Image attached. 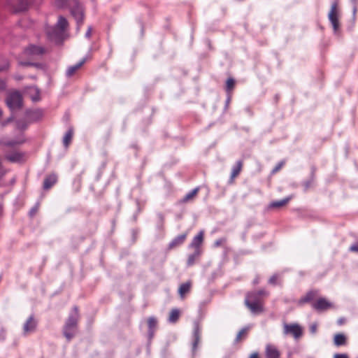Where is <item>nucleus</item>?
Returning <instances> with one entry per match:
<instances>
[{"label": "nucleus", "instance_id": "nucleus-1", "mask_svg": "<svg viewBox=\"0 0 358 358\" xmlns=\"http://www.w3.org/2000/svg\"><path fill=\"white\" fill-rule=\"evenodd\" d=\"M79 318L78 308L74 306L63 328V334L68 341H70L76 334Z\"/></svg>", "mask_w": 358, "mask_h": 358}, {"label": "nucleus", "instance_id": "nucleus-2", "mask_svg": "<svg viewBox=\"0 0 358 358\" xmlns=\"http://www.w3.org/2000/svg\"><path fill=\"white\" fill-rule=\"evenodd\" d=\"M69 24L66 18L59 16L57 25L54 27L48 28L47 34L52 40H60L64 31L67 28Z\"/></svg>", "mask_w": 358, "mask_h": 358}, {"label": "nucleus", "instance_id": "nucleus-3", "mask_svg": "<svg viewBox=\"0 0 358 358\" xmlns=\"http://www.w3.org/2000/svg\"><path fill=\"white\" fill-rule=\"evenodd\" d=\"M6 104L11 110L20 108L22 104L21 94L17 91L9 93L6 98Z\"/></svg>", "mask_w": 358, "mask_h": 358}, {"label": "nucleus", "instance_id": "nucleus-4", "mask_svg": "<svg viewBox=\"0 0 358 358\" xmlns=\"http://www.w3.org/2000/svg\"><path fill=\"white\" fill-rule=\"evenodd\" d=\"M339 9L338 3L337 1L332 3L328 18L331 22L334 31H337L339 29Z\"/></svg>", "mask_w": 358, "mask_h": 358}, {"label": "nucleus", "instance_id": "nucleus-5", "mask_svg": "<svg viewBox=\"0 0 358 358\" xmlns=\"http://www.w3.org/2000/svg\"><path fill=\"white\" fill-rule=\"evenodd\" d=\"M46 52V50L35 45H29L24 51V55L30 59H38Z\"/></svg>", "mask_w": 358, "mask_h": 358}, {"label": "nucleus", "instance_id": "nucleus-6", "mask_svg": "<svg viewBox=\"0 0 358 358\" xmlns=\"http://www.w3.org/2000/svg\"><path fill=\"white\" fill-rule=\"evenodd\" d=\"M38 326V320L36 317L31 315H30L23 324L22 329L24 335H27L34 332Z\"/></svg>", "mask_w": 358, "mask_h": 358}, {"label": "nucleus", "instance_id": "nucleus-7", "mask_svg": "<svg viewBox=\"0 0 358 358\" xmlns=\"http://www.w3.org/2000/svg\"><path fill=\"white\" fill-rule=\"evenodd\" d=\"M268 292L264 289L251 292L247 294L245 301L255 303H264L263 296H267Z\"/></svg>", "mask_w": 358, "mask_h": 358}, {"label": "nucleus", "instance_id": "nucleus-8", "mask_svg": "<svg viewBox=\"0 0 358 358\" xmlns=\"http://www.w3.org/2000/svg\"><path fill=\"white\" fill-rule=\"evenodd\" d=\"M203 238H204V232H203V231H200L197 234V235H196L193 238L192 242L189 245V248H192L194 251H198V252H202L203 250L201 248V245L203 242Z\"/></svg>", "mask_w": 358, "mask_h": 358}, {"label": "nucleus", "instance_id": "nucleus-9", "mask_svg": "<svg viewBox=\"0 0 358 358\" xmlns=\"http://www.w3.org/2000/svg\"><path fill=\"white\" fill-rule=\"evenodd\" d=\"M312 307L317 311L328 310L332 307V304L325 298H319L312 303Z\"/></svg>", "mask_w": 358, "mask_h": 358}, {"label": "nucleus", "instance_id": "nucleus-10", "mask_svg": "<svg viewBox=\"0 0 358 358\" xmlns=\"http://www.w3.org/2000/svg\"><path fill=\"white\" fill-rule=\"evenodd\" d=\"M71 13L76 20L78 29H80L84 21V10L83 6L78 4L76 5L72 8Z\"/></svg>", "mask_w": 358, "mask_h": 358}, {"label": "nucleus", "instance_id": "nucleus-11", "mask_svg": "<svg viewBox=\"0 0 358 358\" xmlns=\"http://www.w3.org/2000/svg\"><path fill=\"white\" fill-rule=\"evenodd\" d=\"M281 352L278 348L273 345L268 343L265 347V357L266 358H280Z\"/></svg>", "mask_w": 358, "mask_h": 358}, {"label": "nucleus", "instance_id": "nucleus-12", "mask_svg": "<svg viewBox=\"0 0 358 358\" xmlns=\"http://www.w3.org/2000/svg\"><path fill=\"white\" fill-rule=\"evenodd\" d=\"M187 236L188 232H185L174 238L168 245V250H171L182 245L185 243Z\"/></svg>", "mask_w": 358, "mask_h": 358}, {"label": "nucleus", "instance_id": "nucleus-13", "mask_svg": "<svg viewBox=\"0 0 358 358\" xmlns=\"http://www.w3.org/2000/svg\"><path fill=\"white\" fill-rule=\"evenodd\" d=\"M245 305L253 314L258 315L264 311V303H255L250 301H245Z\"/></svg>", "mask_w": 358, "mask_h": 358}, {"label": "nucleus", "instance_id": "nucleus-14", "mask_svg": "<svg viewBox=\"0 0 358 358\" xmlns=\"http://www.w3.org/2000/svg\"><path fill=\"white\" fill-rule=\"evenodd\" d=\"M284 333L292 334L295 338H299L302 334L301 328L297 324H285L284 326Z\"/></svg>", "mask_w": 358, "mask_h": 358}, {"label": "nucleus", "instance_id": "nucleus-15", "mask_svg": "<svg viewBox=\"0 0 358 358\" xmlns=\"http://www.w3.org/2000/svg\"><path fill=\"white\" fill-rule=\"evenodd\" d=\"M243 166V161L238 160L236 162V164L233 166V168L231 169L230 178L229 180V184L234 183L235 178L236 177H238L239 176V174L241 173Z\"/></svg>", "mask_w": 358, "mask_h": 358}, {"label": "nucleus", "instance_id": "nucleus-16", "mask_svg": "<svg viewBox=\"0 0 358 358\" xmlns=\"http://www.w3.org/2000/svg\"><path fill=\"white\" fill-rule=\"evenodd\" d=\"M317 295V290H310L298 301L297 304L298 306H303L304 303H310L315 299Z\"/></svg>", "mask_w": 358, "mask_h": 358}, {"label": "nucleus", "instance_id": "nucleus-17", "mask_svg": "<svg viewBox=\"0 0 358 358\" xmlns=\"http://www.w3.org/2000/svg\"><path fill=\"white\" fill-rule=\"evenodd\" d=\"M57 182V176L55 173H51L47 176L43 181V187L45 190L50 189L52 187H53L56 182Z\"/></svg>", "mask_w": 358, "mask_h": 358}, {"label": "nucleus", "instance_id": "nucleus-18", "mask_svg": "<svg viewBox=\"0 0 358 358\" xmlns=\"http://www.w3.org/2000/svg\"><path fill=\"white\" fill-rule=\"evenodd\" d=\"M86 62V59L83 58L81 61H80L78 64L69 66L66 71V75L68 78H71L80 69V68L83 66V64Z\"/></svg>", "mask_w": 358, "mask_h": 358}, {"label": "nucleus", "instance_id": "nucleus-19", "mask_svg": "<svg viewBox=\"0 0 358 358\" xmlns=\"http://www.w3.org/2000/svg\"><path fill=\"white\" fill-rule=\"evenodd\" d=\"M191 288L192 282L190 281L181 284L178 288L180 297L183 299L185 297V295L190 292Z\"/></svg>", "mask_w": 358, "mask_h": 358}, {"label": "nucleus", "instance_id": "nucleus-20", "mask_svg": "<svg viewBox=\"0 0 358 358\" xmlns=\"http://www.w3.org/2000/svg\"><path fill=\"white\" fill-rule=\"evenodd\" d=\"M201 330L199 323H196L194 329V343L193 349L196 350L200 340H201Z\"/></svg>", "mask_w": 358, "mask_h": 358}, {"label": "nucleus", "instance_id": "nucleus-21", "mask_svg": "<svg viewBox=\"0 0 358 358\" xmlns=\"http://www.w3.org/2000/svg\"><path fill=\"white\" fill-rule=\"evenodd\" d=\"M23 154L19 152H14L6 154L5 158L10 162H19L23 159Z\"/></svg>", "mask_w": 358, "mask_h": 358}, {"label": "nucleus", "instance_id": "nucleus-22", "mask_svg": "<svg viewBox=\"0 0 358 358\" xmlns=\"http://www.w3.org/2000/svg\"><path fill=\"white\" fill-rule=\"evenodd\" d=\"M201 254L202 252L194 250V252L192 254L189 255L187 257V266H193L196 263V262L199 260Z\"/></svg>", "mask_w": 358, "mask_h": 358}, {"label": "nucleus", "instance_id": "nucleus-23", "mask_svg": "<svg viewBox=\"0 0 358 358\" xmlns=\"http://www.w3.org/2000/svg\"><path fill=\"white\" fill-rule=\"evenodd\" d=\"M27 93L30 96L34 101H37L40 99L39 90L36 87H29L27 90Z\"/></svg>", "mask_w": 358, "mask_h": 358}, {"label": "nucleus", "instance_id": "nucleus-24", "mask_svg": "<svg viewBox=\"0 0 358 358\" xmlns=\"http://www.w3.org/2000/svg\"><path fill=\"white\" fill-rule=\"evenodd\" d=\"M291 197H287L280 201H274L270 203L269 208H279L285 206L290 201Z\"/></svg>", "mask_w": 358, "mask_h": 358}, {"label": "nucleus", "instance_id": "nucleus-25", "mask_svg": "<svg viewBox=\"0 0 358 358\" xmlns=\"http://www.w3.org/2000/svg\"><path fill=\"white\" fill-rule=\"evenodd\" d=\"M347 343V338L343 334H337L334 336V343L336 346L345 345Z\"/></svg>", "mask_w": 358, "mask_h": 358}, {"label": "nucleus", "instance_id": "nucleus-26", "mask_svg": "<svg viewBox=\"0 0 358 358\" xmlns=\"http://www.w3.org/2000/svg\"><path fill=\"white\" fill-rule=\"evenodd\" d=\"M180 317V311L177 308H173L171 310L169 316V322L171 323H176L178 322Z\"/></svg>", "mask_w": 358, "mask_h": 358}, {"label": "nucleus", "instance_id": "nucleus-27", "mask_svg": "<svg viewBox=\"0 0 358 358\" xmlns=\"http://www.w3.org/2000/svg\"><path fill=\"white\" fill-rule=\"evenodd\" d=\"M250 329V327H245L241 329L236 335L235 339L236 343H239L242 340L245 339L248 336Z\"/></svg>", "mask_w": 358, "mask_h": 358}, {"label": "nucleus", "instance_id": "nucleus-28", "mask_svg": "<svg viewBox=\"0 0 358 358\" xmlns=\"http://www.w3.org/2000/svg\"><path fill=\"white\" fill-rule=\"evenodd\" d=\"M199 191V187H196L194 189H192L191 192H189L188 194H187L181 200L182 203H187L189 201L193 200L195 196L197 195L198 192Z\"/></svg>", "mask_w": 358, "mask_h": 358}, {"label": "nucleus", "instance_id": "nucleus-29", "mask_svg": "<svg viewBox=\"0 0 358 358\" xmlns=\"http://www.w3.org/2000/svg\"><path fill=\"white\" fill-rule=\"evenodd\" d=\"M27 117L29 122L37 121L42 117V112L40 110L27 112Z\"/></svg>", "mask_w": 358, "mask_h": 358}, {"label": "nucleus", "instance_id": "nucleus-30", "mask_svg": "<svg viewBox=\"0 0 358 358\" xmlns=\"http://www.w3.org/2000/svg\"><path fill=\"white\" fill-rule=\"evenodd\" d=\"M73 136V129H69L64 136L63 143L66 148H68L71 143Z\"/></svg>", "mask_w": 358, "mask_h": 358}, {"label": "nucleus", "instance_id": "nucleus-31", "mask_svg": "<svg viewBox=\"0 0 358 358\" xmlns=\"http://www.w3.org/2000/svg\"><path fill=\"white\" fill-rule=\"evenodd\" d=\"M157 324V320L154 317H150L148 319V325L149 327V332L151 336H152L154 329L156 328Z\"/></svg>", "mask_w": 358, "mask_h": 358}, {"label": "nucleus", "instance_id": "nucleus-32", "mask_svg": "<svg viewBox=\"0 0 358 358\" xmlns=\"http://www.w3.org/2000/svg\"><path fill=\"white\" fill-rule=\"evenodd\" d=\"M236 82L234 78H229L226 81L225 90L227 93H231L235 87Z\"/></svg>", "mask_w": 358, "mask_h": 358}, {"label": "nucleus", "instance_id": "nucleus-33", "mask_svg": "<svg viewBox=\"0 0 358 358\" xmlns=\"http://www.w3.org/2000/svg\"><path fill=\"white\" fill-rule=\"evenodd\" d=\"M285 161H284V160L278 162L275 166V167L272 169V171H271V175L273 176V175L276 174L278 172H279L282 169V168L285 166Z\"/></svg>", "mask_w": 358, "mask_h": 358}, {"label": "nucleus", "instance_id": "nucleus-34", "mask_svg": "<svg viewBox=\"0 0 358 358\" xmlns=\"http://www.w3.org/2000/svg\"><path fill=\"white\" fill-rule=\"evenodd\" d=\"M17 127L20 130H24L27 129L28 123L25 120H19L16 123Z\"/></svg>", "mask_w": 358, "mask_h": 358}, {"label": "nucleus", "instance_id": "nucleus-35", "mask_svg": "<svg viewBox=\"0 0 358 358\" xmlns=\"http://www.w3.org/2000/svg\"><path fill=\"white\" fill-rule=\"evenodd\" d=\"M278 275H273L269 278L268 283L271 285H275L278 284Z\"/></svg>", "mask_w": 358, "mask_h": 358}, {"label": "nucleus", "instance_id": "nucleus-36", "mask_svg": "<svg viewBox=\"0 0 358 358\" xmlns=\"http://www.w3.org/2000/svg\"><path fill=\"white\" fill-rule=\"evenodd\" d=\"M8 67V63L6 60L0 59V71L6 70Z\"/></svg>", "mask_w": 358, "mask_h": 358}, {"label": "nucleus", "instance_id": "nucleus-37", "mask_svg": "<svg viewBox=\"0 0 358 358\" xmlns=\"http://www.w3.org/2000/svg\"><path fill=\"white\" fill-rule=\"evenodd\" d=\"M226 241L227 240L225 238H222L216 240L214 243V247L217 248V247L222 245L226 242Z\"/></svg>", "mask_w": 358, "mask_h": 358}, {"label": "nucleus", "instance_id": "nucleus-38", "mask_svg": "<svg viewBox=\"0 0 358 358\" xmlns=\"http://www.w3.org/2000/svg\"><path fill=\"white\" fill-rule=\"evenodd\" d=\"M23 142H24V140L21 139V140H18L16 141H8V142L5 143V145H8V146H13L17 144L22 143Z\"/></svg>", "mask_w": 358, "mask_h": 358}, {"label": "nucleus", "instance_id": "nucleus-39", "mask_svg": "<svg viewBox=\"0 0 358 358\" xmlns=\"http://www.w3.org/2000/svg\"><path fill=\"white\" fill-rule=\"evenodd\" d=\"M349 250L350 252L358 253V241L357 243H355V244L352 245L350 247Z\"/></svg>", "mask_w": 358, "mask_h": 358}, {"label": "nucleus", "instance_id": "nucleus-40", "mask_svg": "<svg viewBox=\"0 0 358 358\" xmlns=\"http://www.w3.org/2000/svg\"><path fill=\"white\" fill-rule=\"evenodd\" d=\"M306 190L310 188L313 185V182L311 180H308L304 182L303 184Z\"/></svg>", "mask_w": 358, "mask_h": 358}, {"label": "nucleus", "instance_id": "nucleus-41", "mask_svg": "<svg viewBox=\"0 0 358 358\" xmlns=\"http://www.w3.org/2000/svg\"><path fill=\"white\" fill-rule=\"evenodd\" d=\"M334 358H348L346 354H335Z\"/></svg>", "mask_w": 358, "mask_h": 358}, {"label": "nucleus", "instance_id": "nucleus-42", "mask_svg": "<svg viewBox=\"0 0 358 358\" xmlns=\"http://www.w3.org/2000/svg\"><path fill=\"white\" fill-rule=\"evenodd\" d=\"M249 358H259V353L255 352H252Z\"/></svg>", "mask_w": 358, "mask_h": 358}, {"label": "nucleus", "instance_id": "nucleus-43", "mask_svg": "<svg viewBox=\"0 0 358 358\" xmlns=\"http://www.w3.org/2000/svg\"><path fill=\"white\" fill-rule=\"evenodd\" d=\"M91 32H92V28L89 27L87 31L86 32V36L90 38L91 36Z\"/></svg>", "mask_w": 358, "mask_h": 358}, {"label": "nucleus", "instance_id": "nucleus-44", "mask_svg": "<svg viewBox=\"0 0 358 358\" xmlns=\"http://www.w3.org/2000/svg\"><path fill=\"white\" fill-rule=\"evenodd\" d=\"M6 87L5 83L3 81H0V89L3 90Z\"/></svg>", "mask_w": 358, "mask_h": 358}, {"label": "nucleus", "instance_id": "nucleus-45", "mask_svg": "<svg viewBox=\"0 0 358 358\" xmlns=\"http://www.w3.org/2000/svg\"><path fill=\"white\" fill-rule=\"evenodd\" d=\"M317 331V326L316 325H313L311 327V331L313 333H315Z\"/></svg>", "mask_w": 358, "mask_h": 358}, {"label": "nucleus", "instance_id": "nucleus-46", "mask_svg": "<svg viewBox=\"0 0 358 358\" xmlns=\"http://www.w3.org/2000/svg\"><path fill=\"white\" fill-rule=\"evenodd\" d=\"M21 64L22 65H35L34 64H32V63H29V62H21Z\"/></svg>", "mask_w": 358, "mask_h": 358}, {"label": "nucleus", "instance_id": "nucleus-47", "mask_svg": "<svg viewBox=\"0 0 358 358\" xmlns=\"http://www.w3.org/2000/svg\"><path fill=\"white\" fill-rule=\"evenodd\" d=\"M254 282H255V284H257V283H258V281H257V280H255Z\"/></svg>", "mask_w": 358, "mask_h": 358}, {"label": "nucleus", "instance_id": "nucleus-48", "mask_svg": "<svg viewBox=\"0 0 358 358\" xmlns=\"http://www.w3.org/2000/svg\"><path fill=\"white\" fill-rule=\"evenodd\" d=\"M352 1H355L356 0H352Z\"/></svg>", "mask_w": 358, "mask_h": 358}]
</instances>
